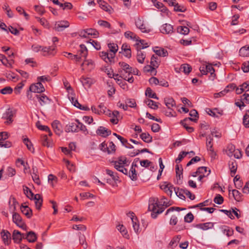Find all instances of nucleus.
I'll return each instance as SVG.
<instances>
[{
  "label": "nucleus",
  "instance_id": "1",
  "mask_svg": "<svg viewBox=\"0 0 249 249\" xmlns=\"http://www.w3.org/2000/svg\"><path fill=\"white\" fill-rule=\"evenodd\" d=\"M150 202L148 210L152 212L151 216L153 218H156L158 214L162 213L166 207L170 205L167 199L164 196L160 201L158 198H153L151 199Z\"/></svg>",
  "mask_w": 249,
  "mask_h": 249
},
{
  "label": "nucleus",
  "instance_id": "2",
  "mask_svg": "<svg viewBox=\"0 0 249 249\" xmlns=\"http://www.w3.org/2000/svg\"><path fill=\"white\" fill-rule=\"evenodd\" d=\"M119 65L120 68L118 69V72L120 77L130 83H133L134 78L132 73H135V71H133V68L124 62H120Z\"/></svg>",
  "mask_w": 249,
  "mask_h": 249
},
{
  "label": "nucleus",
  "instance_id": "3",
  "mask_svg": "<svg viewBox=\"0 0 249 249\" xmlns=\"http://www.w3.org/2000/svg\"><path fill=\"white\" fill-rule=\"evenodd\" d=\"M32 50L35 52H42L44 56H53L56 53L55 46H50L49 47H42L38 45H33L32 46Z\"/></svg>",
  "mask_w": 249,
  "mask_h": 249
},
{
  "label": "nucleus",
  "instance_id": "4",
  "mask_svg": "<svg viewBox=\"0 0 249 249\" xmlns=\"http://www.w3.org/2000/svg\"><path fill=\"white\" fill-rule=\"evenodd\" d=\"M13 221L18 227L22 228L23 230H26V226L22 221L21 216L18 213H13Z\"/></svg>",
  "mask_w": 249,
  "mask_h": 249
},
{
  "label": "nucleus",
  "instance_id": "5",
  "mask_svg": "<svg viewBox=\"0 0 249 249\" xmlns=\"http://www.w3.org/2000/svg\"><path fill=\"white\" fill-rule=\"evenodd\" d=\"M29 89L31 92L37 93H41L45 91L44 87L40 82L32 84L30 86Z\"/></svg>",
  "mask_w": 249,
  "mask_h": 249
},
{
  "label": "nucleus",
  "instance_id": "6",
  "mask_svg": "<svg viewBox=\"0 0 249 249\" xmlns=\"http://www.w3.org/2000/svg\"><path fill=\"white\" fill-rule=\"evenodd\" d=\"M36 97L41 106L49 105L51 102V100L44 94H36Z\"/></svg>",
  "mask_w": 249,
  "mask_h": 249
},
{
  "label": "nucleus",
  "instance_id": "7",
  "mask_svg": "<svg viewBox=\"0 0 249 249\" xmlns=\"http://www.w3.org/2000/svg\"><path fill=\"white\" fill-rule=\"evenodd\" d=\"M114 53L110 54L109 53L102 52L100 53V56L107 63H112L114 62Z\"/></svg>",
  "mask_w": 249,
  "mask_h": 249
},
{
  "label": "nucleus",
  "instance_id": "8",
  "mask_svg": "<svg viewBox=\"0 0 249 249\" xmlns=\"http://www.w3.org/2000/svg\"><path fill=\"white\" fill-rule=\"evenodd\" d=\"M127 215L130 217L134 231L136 233L139 232V223L138 222V220L137 217L135 216V213L133 212H129Z\"/></svg>",
  "mask_w": 249,
  "mask_h": 249
},
{
  "label": "nucleus",
  "instance_id": "9",
  "mask_svg": "<svg viewBox=\"0 0 249 249\" xmlns=\"http://www.w3.org/2000/svg\"><path fill=\"white\" fill-rule=\"evenodd\" d=\"M213 139L211 137V136L209 135L207 137L206 139V146L208 151H210V155L212 157H214L216 155L215 152L214 151V149L213 148Z\"/></svg>",
  "mask_w": 249,
  "mask_h": 249
},
{
  "label": "nucleus",
  "instance_id": "10",
  "mask_svg": "<svg viewBox=\"0 0 249 249\" xmlns=\"http://www.w3.org/2000/svg\"><path fill=\"white\" fill-rule=\"evenodd\" d=\"M70 24L66 20H62L56 22L54 25V29L58 32L63 31L66 28L69 27Z\"/></svg>",
  "mask_w": 249,
  "mask_h": 249
},
{
  "label": "nucleus",
  "instance_id": "11",
  "mask_svg": "<svg viewBox=\"0 0 249 249\" xmlns=\"http://www.w3.org/2000/svg\"><path fill=\"white\" fill-rule=\"evenodd\" d=\"M96 133L98 135L106 138L111 134V131L104 126H100L97 129Z\"/></svg>",
  "mask_w": 249,
  "mask_h": 249
},
{
  "label": "nucleus",
  "instance_id": "12",
  "mask_svg": "<svg viewBox=\"0 0 249 249\" xmlns=\"http://www.w3.org/2000/svg\"><path fill=\"white\" fill-rule=\"evenodd\" d=\"M97 1L101 9L109 14L112 13L113 11V8L105 1L103 0H97Z\"/></svg>",
  "mask_w": 249,
  "mask_h": 249
},
{
  "label": "nucleus",
  "instance_id": "13",
  "mask_svg": "<svg viewBox=\"0 0 249 249\" xmlns=\"http://www.w3.org/2000/svg\"><path fill=\"white\" fill-rule=\"evenodd\" d=\"M78 120H76L74 122L70 123L66 127V131L67 132H78V125L77 124Z\"/></svg>",
  "mask_w": 249,
  "mask_h": 249
},
{
  "label": "nucleus",
  "instance_id": "14",
  "mask_svg": "<svg viewBox=\"0 0 249 249\" xmlns=\"http://www.w3.org/2000/svg\"><path fill=\"white\" fill-rule=\"evenodd\" d=\"M14 116L13 112L10 108L6 110L5 112L3 114L2 118L6 119L7 121L5 122L6 124H10L13 122L12 117Z\"/></svg>",
  "mask_w": 249,
  "mask_h": 249
},
{
  "label": "nucleus",
  "instance_id": "15",
  "mask_svg": "<svg viewBox=\"0 0 249 249\" xmlns=\"http://www.w3.org/2000/svg\"><path fill=\"white\" fill-rule=\"evenodd\" d=\"M80 81L84 86L89 88L92 84L95 82L94 79L90 77H86L82 76L80 78Z\"/></svg>",
  "mask_w": 249,
  "mask_h": 249
},
{
  "label": "nucleus",
  "instance_id": "16",
  "mask_svg": "<svg viewBox=\"0 0 249 249\" xmlns=\"http://www.w3.org/2000/svg\"><path fill=\"white\" fill-rule=\"evenodd\" d=\"M1 236L5 245H9L11 242V234L6 230H2L1 231Z\"/></svg>",
  "mask_w": 249,
  "mask_h": 249
},
{
  "label": "nucleus",
  "instance_id": "17",
  "mask_svg": "<svg viewBox=\"0 0 249 249\" xmlns=\"http://www.w3.org/2000/svg\"><path fill=\"white\" fill-rule=\"evenodd\" d=\"M160 32L162 34H170L173 33V27L169 24L165 23L160 27Z\"/></svg>",
  "mask_w": 249,
  "mask_h": 249
},
{
  "label": "nucleus",
  "instance_id": "18",
  "mask_svg": "<svg viewBox=\"0 0 249 249\" xmlns=\"http://www.w3.org/2000/svg\"><path fill=\"white\" fill-rule=\"evenodd\" d=\"M52 126L56 134L60 135L62 133L61 124L58 121H54L52 124Z\"/></svg>",
  "mask_w": 249,
  "mask_h": 249
},
{
  "label": "nucleus",
  "instance_id": "19",
  "mask_svg": "<svg viewBox=\"0 0 249 249\" xmlns=\"http://www.w3.org/2000/svg\"><path fill=\"white\" fill-rule=\"evenodd\" d=\"M214 227V223L213 222H206L204 223H199L196 224V227L206 231L209 229H213Z\"/></svg>",
  "mask_w": 249,
  "mask_h": 249
},
{
  "label": "nucleus",
  "instance_id": "20",
  "mask_svg": "<svg viewBox=\"0 0 249 249\" xmlns=\"http://www.w3.org/2000/svg\"><path fill=\"white\" fill-rule=\"evenodd\" d=\"M68 98L71 102L72 104L75 107L78 108L81 107V104L78 102L77 100L75 98V93L74 91L68 93Z\"/></svg>",
  "mask_w": 249,
  "mask_h": 249
},
{
  "label": "nucleus",
  "instance_id": "21",
  "mask_svg": "<svg viewBox=\"0 0 249 249\" xmlns=\"http://www.w3.org/2000/svg\"><path fill=\"white\" fill-rule=\"evenodd\" d=\"M68 98L71 102L72 104L75 107L78 108L81 107V104L78 102L77 100L75 98V93L74 91L68 93Z\"/></svg>",
  "mask_w": 249,
  "mask_h": 249
},
{
  "label": "nucleus",
  "instance_id": "22",
  "mask_svg": "<svg viewBox=\"0 0 249 249\" xmlns=\"http://www.w3.org/2000/svg\"><path fill=\"white\" fill-rule=\"evenodd\" d=\"M13 239L15 243H19L20 242V241L22 240V238H24L25 237L23 235V236L21 234V233L17 230H14L13 233Z\"/></svg>",
  "mask_w": 249,
  "mask_h": 249
},
{
  "label": "nucleus",
  "instance_id": "23",
  "mask_svg": "<svg viewBox=\"0 0 249 249\" xmlns=\"http://www.w3.org/2000/svg\"><path fill=\"white\" fill-rule=\"evenodd\" d=\"M33 199L35 200L36 208L37 210H40L43 202L41 196L39 194H36L34 196Z\"/></svg>",
  "mask_w": 249,
  "mask_h": 249
},
{
  "label": "nucleus",
  "instance_id": "24",
  "mask_svg": "<svg viewBox=\"0 0 249 249\" xmlns=\"http://www.w3.org/2000/svg\"><path fill=\"white\" fill-rule=\"evenodd\" d=\"M18 204L16 198L11 196L9 200V209L12 212H14L16 210V205Z\"/></svg>",
  "mask_w": 249,
  "mask_h": 249
},
{
  "label": "nucleus",
  "instance_id": "25",
  "mask_svg": "<svg viewBox=\"0 0 249 249\" xmlns=\"http://www.w3.org/2000/svg\"><path fill=\"white\" fill-rule=\"evenodd\" d=\"M222 232L227 236H231L233 235L234 231L232 229L227 226H222L220 227Z\"/></svg>",
  "mask_w": 249,
  "mask_h": 249
},
{
  "label": "nucleus",
  "instance_id": "26",
  "mask_svg": "<svg viewBox=\"0 0 249 249\" xmlns=\"http://www.w3.org/2000/svg\"><path fill=\"white\" fill-rule=\"evenodd\" d=\"M21 212L28 218H30L32 215V210L27 206L21 205L20 207Z\"/></svg>",
  "mask_w": 249,
  "mask_h": 249
},
{
  "label": "nucleus",
  "instance_id": "27",
  "mask_svg": "<svg viewBox=\"0 0 249 249\" xmlns=\"http://www.w3.org/2000/svg\"><path fill=\"white\" fill-rule=\"evenodd\" d=\"M161 188L163 189L168 195L171 196L175 187H173L171 184H168L167 185H162Z\"/></svg>",
  "mask_w": 249,
  "mask_h": 249
},
{
  "label": "nucleus",
  "instance_id": "28",
  "mask_svg": "<svg viewBox=\"0 0 249 249\" xmlns=\"http://www.w3.org/2000/svg\"><path fill=\"white\" fill-rule=\"evenodd\" d=\"M229 166L231 171V176L233 177L237 171V163L235 161H230L229 163Z\"/></svg>",
  "mask_w": 249,
  "mask_h": 249
},
{
  "label": "nucleus",
  "instance_id": "29",
  "mask_svg": "<svg viewBox=\"0 0 249 249\" xmlns=\"http://www.w3.org/2000/svg\"><path fill=\"white\" fill-rule=\"evenodd\" d=\"M79 237V243L83 246L84 249H86L88 248V244L86 242V237L84 234H82L81 232L78 233Z\"/></svg>",
  "mask_w": 249,
  "mask_h": 249
},
{
  "label": "nucleus",
  "instance_id": "30",
  "mask_svg": "<svg viewBox=\"0 0 249 249\" xmlns=\"http://www.w3.org/2000/svg\"><path fill=\"white\" fill-rule=\"evenodd\" d=\"M25 238H26L30 243L35 242L37 239L36 234L33 231L28 232L26 235V237Z\"/></svg>",
  "mask_w": 249,
  "mask_h": 249
},
{
  "label": "nucleus",
  "instance_id": "31",
  "mask_svg": "<svg viewBox=\"0 0 249 249\" xmlns=\"http://www.w3.org/2000/svg\"><path fill=\"white\" fill-rule=\"evenodd\" d=\"M186 189H179V188H175L174 191L177 196L180 199L184 200L185 199V191Z\"/></svg>",
  "mask_w": 249,
  "mask_h": 249
},
{
  "label": "nucleus",
  "instance_id": "32",
  "mask_svg": "<svg viewBox=\"0 0 249 249\" xmlns=\"http://www.w3.org/2000/svg\"><path fill=\"white\" fill-rule=\"evenodd\" d=\"M62 54L64 56H65L69 59H71V60L72 59H75V60L77 62L80 61L81 57L77 55H73L71 53H68L66 52H64L62 53Z\"/></svg>",
  "mask_w": 249,
  "mask_h": 249
},
{
  "label": "nucleus",
  "instance_id": "33",
  "mask_svg": "<svg viewBox=\"0 0 249 249\" xmlns=\"http://www.w3.org/2000/svg\"><path fill=\"white\" fill-rule=\"evenodd\" d=\"M144 103L149 107L151 108V109L155 110L158 109L159 107L157 103L151 99H147L145 100Z\"/></svg>",
  "mask_w": 249,
  "mask_h": 249
},
{
  "label": "nucleus",
  "instance_id": "34",
  "mask_svg": "<svg viewBox=\"0 0 249 249\" xmlns=\"http://www.w3.org/2000/svg\"><path fill=\"white\" fill-rule=\"evenodd\" d=\"M145 53L141 50H138L137 53V59L139 63L142 64L145 58Z\"/></svg>",
  "mask_w": 249,
  "mask_h": 249
},
{
  "label": "nucleus",
  "instance_id": "35",
  "mask_svg": "<svg viewBox=\"0 0 249 249\" xmlns=\"http://www.w3.org/2000/svg\"><path fill=\"white\" fill-rule=\"evenodd\" d=\"M108 47L109 48L110 54L114 53L113 57H115V54L118 50V45L114 43H109L108 44Z\"/></svg>",
  "mask_w": 249,
  "mask_h": 249
},
{
  "label": "nucleus",
  "instance_id": "36",
  "mask_svg": "<svg viewBox=\"0 0 249 249\" xmlns=\"http://www.w3.org/2000/svg\"><path fill=\"white\" fill-rule=\"evenodd\" d=\"M164 103L169 109H171L176 105V102L172 98H165L164 99Z\"/></svg>",
  "mask_w": 249,
  "mask_h": 249
},
{
  "label": "nucleus",
  "instance_id": "37",
  "mask_svg": "<svg viewBox=\"0 0 249 249\" xmlns=\"http://www.w3.org/2000/svg\"><path fill=\"white\" fill-rule=\"evenodd\" d=\"M239 55L243 57L249 56V46H244L239 50Z\"/></svg>",
  "mask_w": 249,
  "mask_h": 249
},
{
  "label": "nucleus",
  "instance_id": "38",
  "mask_svg": "<svg viewBox=\"0 0 249 249\" xmlns=\"http://www.w3.org/2000/svg\"><path fill=\"white\" fill-rule=\"evenodd\" d=\"M140 138L145 142L149 143L152 141V137L148 133H142Z\"/></svg>",
  "mask_w": 249,
  "mask_h": 249
},
{
  "label": "nucleus",
  "instance_id": "39",
  "mask_svg": "<svg viewBox=\"0 0 249 249\" xmlns=\"http://www.w3.org/2000/svg\"><path fill=\"white\" fill-rule=\"evenodd\" d=\"M176 177L178 179H180L183 178V168L181 165L177 164L176 166Z\"/></svg>",
  "mask_w": 249,
  "mask_h": 249
},
{
  "label": "nucleus",
  "instance_id": "40",
  "mask_svg": "<svg viewBox=\"0 0 249 249\" xmlns=\"http://www.w3.org/2000/svg\"><path fill=\"white\" fill-rule=\"evenodd\" d=\"M113 164H118L121 165H127V161L126 158L125 157H120L118 158V160L113 162Z\"/></svg>",
  "mask_w": 249,
  "mask_h": 249
},
{
  "label": "nucleus",
  "instance_id": "41",
  "mask_svg": "<svg viewBox=\"0 0 249 249\" xmlns=\"http://www.w3.org/2000/svg\"><path fill=\"white\" fill-rule=\"evenodd\" d=\"M235 151V146L232 144H230L227 146L226 153L229 157H231L233 153Z\"/></svg>",
  "mask_w": 249,
  "mask_h": 249
},
{
  "label": "nucleus",
  "instance_id": "42",
  "mask_svg": "<svg viewBox=\"0 0 249 249\" xmlns=\"http://www.w3.org/2000/svg\"><path fill=\"white\" fill-rule=\"evenodd\" d=\"M232 196L234 198V199L240 202L242 200V195L241 193H240L238 190H233L232 191Z\"/></svg>",
  "mask_w": 249,
  "mask_h": 249
},
{
  "label": "nucleus",
  "instance_id": "43",
  "mask_svg": "<svg viewBox=\"0 0 249 249\" xmlns=\"http://www.w3.org/2000/svg\"><path fill=\"white\" fill-rule=\"evenodd\" d=\"M192 70V67L189 64H184L180 66V71L184 72L185 74H188Z\"/></svg>",
  "mask_w": 249,
  "mask_h": 249
},
{
  "label": "nucleus",
  "instance_id": "44",
  "mask_svg": "<svg viewBox=\"0 0 249 249\" xmlns=\"http://www.w3.org/2000/svg\"><path fill=\"white\" fill-rule=\"evenodd\" d=\"M177 32L181 34L186 35L189 33V29L186 26H180L177 29Z\"/></svg>",
  "mask_w": 249,
  "mask_h": 249
},
{
  "label": "nucleus",
  "instance_id": "45",
  "mask_svg": "<svg viewBox=\"0 0 249 249\" xmlns=\"http://www.w3.org/2000/svg\"><path fill=\"white\" fill-rule=\"evenodd\" d=\"M24 143L26 145L27 148L32 152H34V148L33 145L28 138H25L23 139Z\"/></svg>",
  "mask_w": 249,
  "mask_h": 249
},
{
  "label": "nucleus",
  "instance_id": "46",
  "mask_svg": "<svg viewBox=\"0 0 249 249\" xmlns=\"http://www.w3.org/2000/svg\"><path fill=\"white\" fill-rule=\"evenodd\" d=\"M145 95L149 98H154L158 100L159 98L157 96L156 94L153 92L152 90L150 88H147L145 91Z\"/></svg>",
  "mask_w": 249,
  "mask_h": 249
},
{
  "label": "nucleus",
  "instance_id": "47",
  "mask_svg": "<svg viewBox=\"0 0 249 249\" xmlns=\"http://www.w3.org/2000/svg\"><path fill=\"white\" fill-rule=\"evenodd\" d=\"M129 177L131 180L136 181L138 179L137 174L135 168H131L130 171L129 172Z\"/></svg>",
  "mask_w": 249,
  "mask_h": 249
},
{
  "label": "nucleus",
  "instance_id": "48",
  "mask_svg": "<svg viewBox=\"0 0 249 249\" xmlns=\"http://www.w3.org/2000/svg\"><path fill=\"white\" fill-rule=\"evenodd\" d=\"M154 52L159 56L165 57L168 55L167 51L164 49H160L159 50H154Z\"/></svg>",
  "mask_w": 249,
  "mask_h": 249
},
{
  "label": "nucleus",
  "instance_id": "49",
  "mask_svg": "<svg viewBox=\"0 0 249 249\" xmlns=\"http://www.w3.org/2000/svg\"><path fill=\"white\" fill-rule=\"evenodd\" d=\"M106 173L110 176L114 181H117L119 180V178L117 173H114L112 171L108 169H106Z\"/></svg>",
  "mask_w": 249,
  "mask_h": 249
},
{
  "label": "nucleus",
  "instance_id": "50",
  "mask_svg": "<svg viewBox=\"0 0 249 249\" xmlns=\"http://www.w3.org/2000/svg\"><path fill=\"white\" fill-rule=\"evenodd\" d=\"M23 191L24 194L29 198L30 199H32L33 198V197L35 195L28 187L23 186Z\"/></svg>",
  "mask_w": 249,
  "mask_h": 249
},
{
  "label": "nucleus",
  "instance_id": "51",
  "mask_svg": "<svg viewBox=\"0 0 249 249\" xmlns=\"http://www.w3.org/2000/svg\"><path fill=\"white\" fill-rule=\"evenodd\" d=\"M158 60V57L157 55H152L151 58L150 64L154 68H158L159 65V62Z\"/></svg>",
  "mask_w": 249,
  "mask_h": 249
},
{
  "label": "nucleus",
  "instance_id": "52",
  "mask_svg": "<svg viewBox=\"0 0 249 249\" xmlns=\"http://www.w3.org/2000/svg\"><path fill=\"white\" fill-rule=\"evenodd\" d=\"M107 148H108V150H107L108 154H113L115 152L116 146L112 142H109V145H108V146H107Z\"/></svg>",
  "mask_w": 249,
  "mask_h": 249
},
{
  "label": "nucleus",
  "instance_id": "53",
  "mask_svg": "<svg viewBox=\"0 0 249 249\" xmlns=\"http://www.w3.org/2000/svg\"><path fill=\"white\" fill-rule=\"evenodd\" d=\"M114 167L116 169L118 170L119 171L123 173L125 175H127L128 173L127 170L124 167V165H118V164H113Z\"/></svg>",
  "mask_w": 249,
  "mask_h": 249
},
{
  "label": "nucleus",
  "instance_id": "54",
  "mask_svg": "<svg viewBox=\"0 0 249 249\" xmlns=\"http://www.w3.org/2000/svg\"><path fill=\"white\" fill-rule=\"evenodd\" d=\"M205 68L206 69V74L208 73H210L212 76H213V77H215V75L214 74V70L211 65H205Z\"/></svg>",
  "mask_w": 249,
  "mask_h": 249
},
{
  "label": "nucleus",
  "instance_id": "55",
  "mask_svg": "<svg viewBox=\"0 0 249 249\" xmlns=\"http://www.w3.org/2000/svg\"><path fill=\"white\" fill-rule=\"evenodd\" d=\"M13 91V89L11 87L7 86L0 89V92L2 94H10Z\"/></svg>",
  "mask_w": 249,
  "mask_h": 249
},
{
  "label": "nucleus",
  "instance_id": "56",
  "mask_svg": "<svg viewBox=\"0 0 249 249\" xmlns=\"http://www.w3.org/2000/svg\"><path fill=\"white\" fill-rule=\"evenodd\" d=\"M189 154V152H185V151H182L181 152L178 156V157L176 160V162L178 164L181 160H182L188 154Z\"/></svg>",
  "mask_w": 249,
  "mask_h": 249
},
{
  "label": "nucleus",
  "instance_id": "57",
  "mask_svg": "<svg viewBox=\"0 0 249 249\" xmlns=\"http://www.w3.org/2000/svg\"><path fill=\"white\" fill-rule=\"evenodd\" d=\"M80 53L81 56V57H87V55L88 54V50L86 48V47L84 44H81L80 45Z\"/></svg>",
  "mask_w": 249,
  "mask_h": 249
},
{
  "label": "nucleus",
  "instance_id": "58",
  "mask_svg": "<svg viewBox=\"0 0 249 249\" xmlns=\"http://www.w3.org/2000/svg\"><path fill=\"white\" fill-rule=\"evenodd\" d=\"M86 65L89 67V70L91 71L94 68V62L91 60H87L82 64V65Z\"/></svg>",
  "mask_w": 249,
  "mask_h": 249
},
{
  "label": "nucleus",
  "instance_id": "59",
  "mask_svg": "<svg viewBox=\"0 0 249 249\" xmlns=\"http://www.w3.org/2000/svg\"><path fill=\"white\" fill-rule=\"evenodd\" d=\"M124 36L126 38H130L131 39L138 40L136 34L131 31L125 32Z\"/></svg>",
  "mask_w": 249,
  "mask_h": 249
},
{
  "label": "nucleus",
  "instance_id": "60",
  "mask_svg": "<svg viewBox=\"0 0 249 249\" xmlns=\"http://www.w3.org/2000/svg\"><path fill=\"white\" fill-rule=\"evenodd\" d=\"M144 71L145 72H149L150 71L151 72V74H153V72H154V75H156V68L153 67L151 65H147L144 67Z\"/></svg>",
  "mask_w": 249,
  "mask_h": 249
},
{
  "label": "nucleus",
  "instance_id": "61",
  "mask_svg": "<svg viewBox=\"0 0 249 249\" xmlns=\"http://www.w3.org/2000/svg\"><path fill=\"white\" fill-rule=\"evenodd\" d=\"M173 6L175 11L184 12L186 11V8L184 6L179 5L178 3L175 2Z\"/></svg>",
  "mask_w": 249,
  "mask_h": 249
},
{
  "label": "nucleus",
  "instance_id": "62",
  "mask_svg": "<svg viewBox=\"0 0 249 249\" xmlns=\"http://www.w3.org/2000/svg\"><path fill=\"white\" fill-rule=\"evenodd\" d=\"M87 33L88 35L93 36L94 37H97L99 35V33L96 30L92 28L87 29Z\"/></svg>",
  "mask_w": 249,
  "mask_h": 249
},
{
  "label": "nucleus",
  "instance_id": "63",
  "mask_svg": "<svg viewBox=\"0 0 249 249\" xmlns=\"http://www.w3.org/2000/svg\"><path fill=\"white\" fill-rule=\"evenodd\" d=\"M213 201L217 204H221L224 201V199L220 195L217 194L214 197Z\"/></svg>",
  "mask_w": 249,
  "mask_h": 249
},
{
  "label": "nucleus",
  "instance_id": "64",
  "mask_svg": "<svg viewBox=\"0 0 249 249\" xmlns=\"http://www.w3.org/2000/svg\"><path fill=\"white\" fill-rule=\"evenodd\" d=\"M243 123L246 127H249V115L246 114L244 116L243 119Z\"/></svg>",
  "mask_w": 249,
  "mask_h": 249
}]
</instances>
